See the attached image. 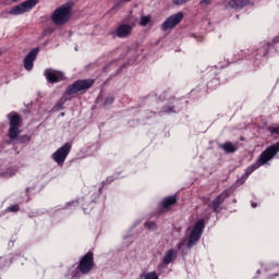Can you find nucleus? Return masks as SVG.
Masks as SVG:
<instances>
[{
	"instance_id": "f257e3e1",
	"label": "nucleus",
	"mask_w": 279,
	"mask_h": 279,
	"mask_svg": "<svg viewBox=\"0 0 279 279\" xmlns=\"http://www.w3.org/2000/svg\"><path fill=\"white\" fill-rule=\"evenodd\" d=\"M279 151V142H277L276 144H272L271 146L267 147L258 157L257 161L251 166H248L245 169L244 174L242 175V179L240 180L241 184L245 183V180L247 178H250V175H252V173H254V171H256V169H258L259 167H263V165H267V162H269V160H271L274 158V156H276V154H278Z\"/></svg>"
},
{
	"instance_id": "f03ea898",
	"label": "nucleus",
	"mask_w": 279,
	"mask_h": 279,
	"mask_svg": "<svg viewBox=\"0 0 279 279\" xmlns=\"http://www.w3.org/2000/svg\"><path fill=\"white\" fill-rule=\"evenodd\" d=\"M206 225L204 223V220H198L197 222L194 223V226L190 227L187 229L189 232V240L186 242V239H182L178 244H177V250L179 252H182V254H186V248L191 250L199 239H202V232H204V228Z\"/></svg>"
},
{
	"instance_id": "7ed1b4c3",
	"label": "nucleus",
	"mask_w": 279,
	"mask_h": 279,
	"mask_svg": "<svg viewBox=\"0 0 279 279\" xmlns=\"http://www.w3.org/2000/svg\"><path fill=\"white\" fill-rule=\"evenodd\" d=\"M73 16V2H66L61 7H58L51 14L50 19L57 27L66 25Z\"/></svg>"
},
{
	"instance_id": "20e7f679",
	"label": "nucleus",
	"mask_w": 279,
	"mask_h": 279,
	"mask_svg": "<svg viewBox=\"0 0 279 279\" xmlns=\"http://www.w3.org/2000/svg\"><path fill=\"white\" fill-rule=\"evenodd\" d=\"M9 120V142L8 144L14 143L15 140L19 138V135L21 134V116H19L15 112H11L8 114Z\"/></svg>"
},
{
	"instance_id": "39448f33",
	"label": "nucleus",
	"mask_w": 279,
	"mask_h": 279,
	"mask_svg": "<svg viewBox=\"0 0 279 279\" xmlns=\"http://www.w3.org/2000/svg\"><path fill=\"white\" fill-rule=\"evenodd\" d=\"M183 20H184V13L182 12H178L173 15H170L161 24L162 32H171V29H173V27H175L177 25H180V23H182Z\"/></svg>"
},
{
	"instance_id": "423d86ee",
	"label": "nucleus",
	"mask_w": 279,
	"mask_h": 279,
	"mask_svg": "<svg viewBox=\"0 0 279 279\" xmlns=\"http://www.w3.org/2000/svg\"><path fill=\"white\" fill-rule=\"evenodd\" d=\"M37 3H38V0H26V1L22 2L21 4L12 8L9 11V14H11L12 16H19L21 14H25V12H29V10H32V8H35Z\"/></svg>"
},
{
	"instance_id": "0eeeda50",
	"label": "nucleus",
	"mask_w": 279,
	"mask_h": 279,
	"mask_svg": "<svg viewBox=\"0 0 279 279\" xmlns=\"http://www.w3.org/2000/svg\"><path fill=\"white\" fill-rule=\"evenodd\" d=\"M71 143H65L52 154V160L57 162V165H64V160H66V157L71 154Z\"/></svg>"
},
{
	"instance_id": "6e6552de",
	"label": "nucleus",
	"mask_w": 279,
	"mask_h": 279,
	"mask_svg": "<svg viewBox=\"0 0 279 279\" xmlns=\"http://www.w3.org/2000/svg\"><path fill=\"white\" fill-rule=\"evenodd\" d=\"M93 84H95V81L90 78L76 81L74 84L68 87L66 94L74 95V93H80V90H88Z\"/></svg>"
},
{
	"instance_id": "1a4fd4ad",
	"label": "nucleus",
	"mask_w": 279,
	"mask_h": 279,
	"mask_svg": "<svg viewBox=\"0 0 279 279\" xmlns=\"http://www.w3.org/2000/svg\"><path fill=\"white\" fill-rule=\"evenodd\" d=\"M95 265L93 260V253L88 252L80 262L78 269L81 274H88L93 266Z\"/></svg>"
},
{
	"instance_id": "9d476101",
	"label": "nucleus",
	"mask_w": 279,
	"mask_h": 279,
	"mask_svg": "<svg viewBox=\"0 0 279 279\" xmlns=\"http://www.w3.org/2000/svg\"><path fill=\"white\" fill-rule=\"evenodd\" d=\"M136 27L135 23L120 24L116 29V36L118 38H129L132 35V31Z\"/></svg>"
},
{
	"instance_id": "9b49d317",
	"label": "nucleus",
	"mask_w": 279,
	"mask_h": 279,
	"mask_svg": "<svg viewBox=\"0 0 279 279\" xmlns=\"http://www.w3.org/2000/svg\"><path fill=\"white\" fill-rule=\"evenodd\" d=\"M44 75L46 80L51 84H56V82H62V80H64V73L58 70L47 69L44 72Z\"/></svg>"
},
{
	"instance_id": "f8f14e48",
	"label": "nucleus",
	"mask_w": 279,
	"mask_h": 279,
	"mask_svg": "<svg viewBox=\"0 0 279 279\" xmlns=\"http://www.w3.org/2000/svg\"><path fill=\"white\" fill-rule=\"evenodd\" d=\"M38 51H39L38 48H34L24 58V69H25V71H32V69H34V62H36Z\"/></svg>"
},
{
	"instance_id": "ddd939ff",
	"label": "nucleus",
	"mask_w": 279,
	"mask_h": 279,
	"mask_svg": "<svg viewBox=\"0 0 279 279\" xmlns=\"http://www.w3.org/2000/svg\"><path fill=\"white\" fill-rule=\"evenodd\" d=\"M228 197H229L228 191H225L215 198V201L213 202V208L215 213H219L221 210L220 206L222 205L223 202H226V199H228Z\"/></svg>"
},
{
	"instance_id": "4468645a",
	"label": "nucleus",
	"mask_w": 279,
	"mask_h": 279,
	"mask_svg": "<svg viewBox=\"0 0 279 279\" xmlns=\"http://www.w3.org/2000/svg\"><path fill=\"white\" fill-rule=\"evenodd\" d=\"M248 3V0H231L228 2L227 8H231L232 10H243Z\"/></svg>"
},
{
	"instance_id": "2eb2a0df",
	"label": "nucleus",
	"mask_w": 279,
	"mask_h": 279,
	"mask_svg": "<svg viewBox=\"0 0 279 279\" xmlns=\"http://www.w3.org/2000/svg\"><path fill=\"white\" fill-rule=\"evenodd\" d=\"M178 258V252L175 250L170 248L169 251L166 252L163 256V263L165 265H171L175 259Z\"/></svg>"
},
{
	"instance_id": "dca6fc26",
	"label": "nucleus",
	"mask_w": 279,
	"mask_h": 279,
	"mask_svg": "<svg viewBox=\"0 0 279 279\" xmlns=\"http://www.w3.org/2000/svg\"><path fill=\"white\" fill-rule=\"evenodd\" d=\"M220 149H223V151H227V154H234V151H236V147H234L230 142L221 144Z\"/></svg>"
},
{
	"instance_id": "f3484780",
	"label": "nucleus",
	"mask_w": 279,
	"mask_h": 279,
	"mask_svg": "<svg viewBox=\"0 0 279 279\" xmlns=\"http://www.w3.org/2000/svg\"><path fill=\"white\" fill-rule=\"evenodd\" d=\"M175 202H177L175 196H169L163 199L162 208H169L170 206H173V204H175Z\"/></svg>"
},
{
	"instance_id": "a211bd4d",
	"label": "nucleus",
	"mask_w": 279,
	"mask_h": 279,
	"mask_svg": "<svg viewBox=\"0 0 279 279\" xmlns=\"http://www.w3.org/2000/svg\"><path fill=\"white\" fill-rule=\"evenodd\" d=\"M151 23V15H142L140 20V25L142 27H147Z\"/></svg>"
},
{
	"instance_id": "6ab92c4d",
	"label": "nucleus",
	"mask_w": 279,
	"mask_h": 279,
	"mask_svg": "<svg viewBox=\"0 0 279 279\" xmlns=\"http://www.w3.org/2000/svg\"><path fill=\"white\" fill-rule=\"evenodd\" d=\"M3 178H12V175H16V169L9 168L7 171L2 173Z\"/></svg>"
},
{
	"instance_id": "aec40b11",
	"label": "nucleus",
	"mask_w": 279,
	"mask_h": 279,
	"mask_svg": "<svg viewBox=\"0 0 279 279\" xmlns=\"http://www.w3.org/2000/svg\"><path fill=\"white\" fill-rule=\"evenodd\" d=\"M144 279H159L156 271H150L144 275Z\"/></svg>"
},
{
	"instance_id": "412c9836",
	"label": "nucleus",
	"mask_w": 279,
	"mask_h": 279,
	"mask_svg": "<svg viewBox=\"0 0 279 279\" xmlns=\"http://www.w3.org/2000/svg\"><path fill=\"white\" fill-rule=\"evenodd\" d=\"M16 140L19 141V143H29L31 137H29V135H22V136L17 137Z\"/></svg>"
},
{
	"instance_id": "4be33fe9",
	"label": "nucleus",
	"mask_w": 279,
	"mask_h": 279,
	"mask_svg": "<svg viewBox=\"0 0 279 279\" xmlns=\"http://www.w3.org/2000/svg\"><path fill=\"white\" fill-rule=\"evenodd\" d=\"M7 210H8L9 213H19L20 207H19V205H12V206H9V207L7 208Z\"/></svg>"
},
{
	"instance_id": "5701e85b",
	"label": "nucleus",
	"mask_w": 279,
	"mask_h": 279,
	"mask_svg": "<svg viewBox=\"0 0 279 279\" xmlns=\"http://www.w3.org/2000/svg\"><path fill=\"white\" fill-rule=\"evenodd\" d=\"M210 3H213V0H201L199 5H202L203 8H206L210 5Z\"/></svg>"
},
{
	"instance_id": "b1692460",
	"label": "nucleus",
	"mask_w": 279,
	"mask_h": 279,
	"mask_svg": "<svg viewBox=\"0 0 279 279\" xmlns=\"http://www.w3.org/2000/svg\"><path fill=\"white\" fill-rule=\"evenodd\" d=\"M191 0H173L174 5H184V3H189Z\"/></svg>"
},
{
	"instance_id": "393cba45",
	"label": "nucleus",
	"mask_w": 279,
	"mask_h": 279,
	"mask_svg": "<svg viewBox=\"0 0 279 279\" xmlns=\"http://www.w3.org/2000/svg\"><path fill=\"white\" fill-rule=\"evenodd\" d=\"M268 130H269L270 134L279 135V126H270Z\"/></svg>"
},
{
	"instance_id": "a878e982",
	"label": "nucleus",
	"mask_w": 279,
	"mask_h": 279,
	"mask_svg": "<svg viewBox=\"0 0 279 279\" xmlns=\"http://www.w3.org/2000/svg\"><path fill=\"white\" fill-rule=\"evenodd\" d=\"M146 228H148V230H154V228H156V223L154 221H148L145 223Z\"/></svg>"
},
{
	"instance_id": "bb28decb",
	"label": "nucleus",
	"mask_w": 279,
	"mask_h": 279,
	"mask_svg": "<svg viewBox=\"0 0 279 279\" xmlns=\"http://www.w3.org/2000/svg\"><path fill=\"white\" fill-rule=\"evenodd\" d=\"M64 106V100H60L56 106H54V110H62Z\"/></svg>"
},
{
	"instance_id": "cd10ccee",
	"label": "nucleus",
	"mask_w": 279,
	"mask_h": 279,
	"mask_svg": "<svg viewBox=\"0 0 279 279\" xmlns=\"http://www.w3.org/2000/svg\"><path fill=\"white\" fill-rule=\"evenodd\" d=\"M114 101L113 97H107L105 99V106H110Z\"/></svg>"
},
{
	"instance_id": "c85d7f7f",
	"label": "nucleus",
	"mask_w": 279,
	"mask_h": 279,
	"mask_svg": "<svg viewBox=\"0 0 279 279\" xmlns=\"http://www.w3.org/2000/svg\"><path fill=\"white\" fill-rule=\"evenodd\" d=\"M166 112H173V108L168 107V108L166 109Z\"/></svg>"
},
{
	"instance_id": "c756f323",
	"label": "nucleus",
	"mask_w": 279,
	"mask_h": 279,
	"mask_svg": "<svg viewBox=\"0 0 279 279\" xmlns=\"http://www.w3.org/2000/svg\"><path fill=\"white\" fill-rule=\"evenodd\" d=\"M252 208H256V203H252Z\"/></svg>"
},
{
	"instance_id": "7c9ffc66",
	"label": "nucleus",
	"mask_w": 279,
	"mask_h": 279,
	"mask_svg": "<svg viewBox=\"0 0 279 279\" xmlns=\"http://www.w3.org/2000/svg\"><path fill=\"white\" fill-rule=\"evenodd\" d=\"M279 40L278 39H275V43H278Z\"/></svg>"
},
{
	"instance_id": "2f4dec72",
	"label": "nucleus",
	"mask_w": 279,
	"mask_h": 279,
	"mask_svg": "<svg viewBox=\"0 0 279 279\" xmlns=\"http://www.w3.org/2000/svg\"><path fill=\"white\" fill-rule=\"evenodd\" d=\"M124 1H132V0H124Z\"/></svg>"
},
{
	"instance_id": "473e14b6",
	"label": "nucleus",
	"mask_w": 279,
	"mask_h": 279,
	"mask_svg": "<svg viewBox=\"0 0 279 279\" xmlns=\"http://www.w3.org/2000/svg\"><path fill=\"white\" fill-rule=\"evenodd\" d=\"M12 1H19V0H12Z\"/></svg>"
}]
</instances>
